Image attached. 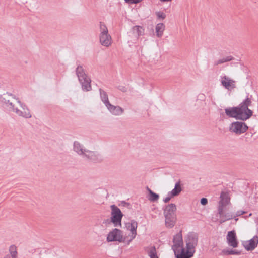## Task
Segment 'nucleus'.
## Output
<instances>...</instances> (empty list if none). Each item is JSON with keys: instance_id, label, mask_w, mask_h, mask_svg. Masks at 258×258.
Here are the masks:
<instances>
[{"instance_id": "31", "label": "nucleus", "mask_w": 258, "mask_h": 258, "mask_svg": "<svg viewBox=\"0 0 258 258\" xmlns=\"http://www.w3.org/2000/svg\"><path fill=\"white\" fill-rule=\"evenodd\" d=\"M156 14L159 18L164 19L165 18V14L162 12H157Z\"/></svg>"}, {"instance_id": "22", "label": "nucleus", "mask_w": 258, "mask_h": 258, "mask_svg": "<svg viewBox=\"0 0 258 258\" xmlns=\"http://www.w3.org/2000/svg\"><path fill=\"white\" fill-rule=\"evenodd\" d=\"M165 25L162 23H158L156 25L155 27V31L156 36L160 38L162 36L163 32L165 30Z\"/></svg>"}, {"instance_id": "14", "label": "nucleus", "mask_w": 258, "mask_h": 258, "mask_svg": "<svg viewBox=\"0 0 258 258\" xmlns=\"http://www.w3.org/2000/svg\"><path fill=\"white\" fill-rule=\"evenodd\" d=\"M224 209H218V215L220 217L219 222L220 223H223L229 220L235 218L233 214L230 213H225L224 212Z\"/></svg>"}, {"instance_id": "20", "label": "nucleus", "mask_w": 258, "mask_h": 258, "mask_svg": "<svg viewBox=\"0 0 258 258\" xmlns=\"http://www.w3.org/2000/svg\"><path fill=\"white\" fill-rule=\"evenodd\" d=\"M76 74L79 81H82L88 78L82 66H78L76 69Z\"/></svg>"}, {"instance_id": "28", "label": "nucleus", "mask_w": 258, "mask_h": 258, "mask_svg": "<svg viewBox=\"0 0 258 258\" xmlns=\"http://www.w3.org/2000/svg\"><path fill=\"white\" fill-rule=\"evenodd\" d=\"M147 190L149 192L148 199L152 202H156L158 200L159 196V195L154 193L149 187H147Z\"/></svg>"}, {"instance_id": "4", "label": "nucleus", "mask_w": 258, "mask_h": 258, "mask_svg": "<svg viewBox=\"0 0 258 258\" xmlns=\"http://www.w3.org/2000/svg\"><path fill=\"white\" fill-rule=\"evenodd\" d=\"M111 220L107 219L105 220L103 223L109 224L112 222L114 226H121V219L123 217V214L121 213L119 208H118L115 205L111 206Z\"/></svg>"}, {"instance_id": "1", "label": "nucleus", "mask_w": 258, "mask_h": 258, "mask_svg": "<svg viewBox=\"0 0 258 258\" xmlns=\"http://www.w3.org/2000/svg\"><path fill=\"white\" fill-rule=\"evenodd\" d=\"M0 102L5 108L20 117L30 118L32 116L27 106L12 94L7 93L0 95Z\"/></svg>"}, {"instance_id": "36", "label": "nucleus", "mask_w": 258, "mask_h": 258, "mask_svg": "<svg viewBox=\"0 0 258 258\" xmlns=\"http://www.w3.org/2000/svg\"><path fill=\"white\" fill-rule=\"evenodd\" d=\"M201 203L203 205H206L208 203V200L205 198H203L201 200Z\"/></svg>"}, {"instance_id": "15", "label": "nucleus", "mask_w": 258, "mask_h": 258, "mask_svg": "<svg viewBox=\"0 0 258 258\" xmlns=\"http://www.w3.org/2000/svg\"><path fill=\"white\" fill-rule=\"evenodd\" d=\"M73 150L77 154L82 156L83 158L85 155L86 152L87 151V149L85 148L84 146L81 144L78 141H75L73 144Z\"/></svg>"}, {"instance_id": "17", "label": "nucleus", "mask_w": 258, "mask_h": 258, "mask_svg": "<svg viewBox=\"0 0 258 258\" xmlns=\"http://www.w3.org/2000/svg\"><path fill=\"white\" fill-rule=\"evenodd\" d=\"M176 206L174 204H170L165 206L164 209V215L167 216H176L175 212Z\"/></svg>"}, {"instance_id": "39", "label": "nucleus", "mask_w": 258, "mask_h": 258, "mask_svg": "<svg viewBox=\"0 0 258 258\" xmlns=\"http://www.w3.org/2000/svg\"><path fill=\"white\" fill-rule=\"evenodd\" d=\"M4 258H11V256L10 255H7L5 256L4 257Z\"/></svg>"}, {"instance_id": "19", "label": "nucleus", "mask_w": 258, "mask_h": 258, "mask_svg": "<svg viewBox=\"0 0 258 258\" xmlns=\"http://www.w3.org/2000/svg\"><path fill=\"white\" fill-rule=\"evenodd\" d=\"M130 33L132 36L138 38L140 36L144 34V29L141 26L136 25L132 28Z\"/></svg>"}, {"instance_id": "18", "label": "nucleus", "mask_w": 258, "mask_h": 258, "mask_svg": "<svg viewBox=\"0 0 258 258\" xmlns=\"http://www.w3.org/2000/svg\"><path fill=\"white\" fill-rule=\"evenodd\" d=\"M174 245L172 246V249L177 250L178 248L182 247L183 246V240L181 232H179L176 234L173 238Z\"/></svg>"}, {"instance_id": "26", "label": "nucleus", "mask_w": 258, "mask_h": 258, "mask_svg": "<svg viewBox=\"0 0 258 258\" xmlns=\"http://www.w3.org/2000/svg\"><path fill=\"white\" fill-rule=\"evenodd\" d=\"M234 59V58L232 56H227L223 57L220 59H219L215 61V65H219L222 63L230 61Z\"/></svg>"}, {"instance_id": "38", "label": "nucleus", "mask_w": 258, "mask_h": 258, "mask_svg": "<svg viewBox=\"0 0 258 258\" xmlns=\"http://www.w3.org/2000/svg\"><path fill=\"white\" fill-rule=\"evenodd\" d=\"M162 2H170L172 0H160Z\"/></svg>"}, {"instance_id": "8", "label": "nucleus", "mask_w": 258, "mask_h": 258, "mask_svg": "<svg viewBox=\"0 0 258 258\" xmlns=\"http://www.w3.org/2000/svg\"><path fill=\"white\" fill-rule=\"evenodd\" d=\"M220 82L221 85L228 90L231 91L236 88V81L226 75L221 77Z\"/></svg>"}, {"instance_id": "35", "label": "nucleus", "mask_w": 258, "mask_h": 258, "mask_svg": "<svg viewBox=\"0 0 258 258\" xmlns=\"http://www.w3.org/2000/svg\"><path fill=\"white\" fill-rule=\"evenodd\" d=\"M240 251L237 250H231V255H239Z\"/></svg>"}, {"instance_id": "33", "label": "nucleus", "mask_w": 258, "mask_h": 258, "mask_svg": "<svg viewBox=\"0 0 258 258\" xmlns=\"http://www.w3.org/2000/svg\"><path fill=\"white\" fill-rule=\"evenodd\" d=\"M172 197H173L171 196V194H170V193L168 192L167 196L165 198L163 199V201L165 203H167L171 200Z\"/></svg>"}, {"instance_id": "7", "label": "nucleus", "mask_w": 258, "mask_h": 258, "mask_svg": "<svg viewBox=\"0 0 258 258\" xmlns=\"http://www.w3.org/2000/svg\"><path fill=\"white\" fill-rule=\"evenodd\" d=\"M138 225V222L135 220H131L125 224V228L130 232L128 235L130 241L133 240L137 234V229Z\"/></svg>"}, {"instance_id": "25", "label": "nucleus", "mask_w": 258, "mask_h": 258, "mask_svg": "<svg viewBox=\"0 0 258 258\" xmlns=\"http://www.w3.org/2000/svg\"><path fill=\"white\" fill-rule=\"evenodd\" d=\"M80 82L82 84V87L83 90L88 91L91 89V86L90 85V80L89 78H87L86 79H84V80L82 81H80Z\"/></svg>"}, {"instance_id": "37", "label": "nucleus", "mask_w": 258, "mask_h": 258, "mask_svg": "<svg viewBox=\"0 0 258 258\" xmlns=\"http://www.w3.org/2000/svg\"><path fill=\"white\" fill-rule=\"evenodd\" d=\"M222 253L225 255H231V250L224 249L222 250Z\"/></svg>"}, {"instance_id": "5", "label": "nucleus", "mask_w": 258, "mask_h": 258, "mask_svg": "<svg viewBox=\"0 0 258 258\" xmlns=\"http://www.w3.org/2000/svg\"><path fill=\"white\" fill-rule=\"evenodd\" d=\"M198 236L195 233H189L185 240L186 251L194 255L195 253V248L198 244Z\"/></svg>"}, {"instance_id": "9", "label": "nucleus", "mask_w": 258, "mask_h": 258, "mask_svg": "<svg viewBox=\"0 0 258 258\" xmlns=\"http://www.w3.org/2000/svg\"><path fill=\"white\" fill-rule=\"evenodd\" d=\"M122 238L121 231L117 229H114L108 233L107 237V241L108 242L121 241Z\"/></svg>"}, {"instance_id": "32", "label": "nucleus", "mask_w": 258, "mask_h": 258, "mask_svg": "<svg viewBox=\"0 0 258 258\" xmlns=\"http://www.w3.org/2000/svg\"><path fill=\"white\" fill-rule=\"evenodd\" d=\"M246 213V212L242 210H239L236 212V213L235 214H233V215L235 216V218L236 217H238L241 216L242 214H244Z\"/></svg>"}, {"instance_id": "30", "label": "nucleus", "mask_w": 258, "mask_h": 258, "mask_svg": "<svg viewBox=\"0 0 258 258\" xmlns=\"http://www.w3.org/2000/svg\"><path fill=\"white\" fill-rule=\"evenodd\" d=\"M149 255L150 258H158L156 254L155 247H153L150 249L149 252Z\"/></svg>"}, {"instance_id": "6", "label": "nucleus", "mask_w": 258, "mask_h": 258, "mask_svg": "<svg viewBox=\"0 0 258 258\" xmlns=\"http://www.w3.org/2000/svg\"><path fill=\"white\" fill-rule=\"evenodd\" d=\"M248 128L246 124L243 122L234 121L231 123L229 127L230 132L236 135H240L245 133Z\"/></svg>"}, {"instance_id": "2", "label": "nucleus", "mask_w": 258, "mask_h": 258, "mask_svg": "<svg viewBox=\"0 0 258 258\" xmlns=\"http://www.w3.org/2000/svg\"><path fill=\"white\" fill-rule=\"evenodd\" d=\"M251 103V99L247 97L238 106L225 108V114L229 117L242 121L246 120L253 114L252 111L248 108Z\"/></svg>"}, {"instance_id": "10", "label": "nucleus", "mask_w": 258, "mask_h": 258, "mask_svg": "<svg viewBox=\"0 0 258 258\" xmlns=\"http://www.w3.org/2000/svg\"><path fill=\"white\" fill-rule=\"evenodd\" d=\"M83 158L94 162H99L102 160V157L100 154L96 152L88 150H87Z\"/></svg>"}, {"instance_id": "11", "label": "nucleus", "mask_w": 258, "mask_h": 258, "mask_svg": "<svg viewBox=\"0 0 258 258\" xmlns=\"http://www.w3.org/2000/svg\"><path fill=\"white\" fill-rule=\"evenodd\" d=\"M227 242L229 246L233 248L238 246V242L234 230L229 231L226 236Z\"/></svg>"}, {"instance_id": "29", "label": "nucleus", "mask_w": 258, "mask_h": 258, "mask_svg": "<svg viewBox=\"0 0 258 258\" xmlns=\"http://www.w3.org/2000/svg\"><path fill=\"white\" fill-rule=\"evenodd\" d=\"M9 252L12 258L18 257L17 247L15 245H12L9 247Z\"/></svg>"}, {"instance_id": "27", "label": "nucleus", "mask_w": 258, "mask_h": 258, "mask_svg": "<svg viewBox=\"0 0 258 258\" xmlns=\"http://www.w3.org/2000/svg\"><path fill=\"white\" fill-rule=\"evenodd\" d=\"M99 91L101 99L106 106L108 104L110 103L108 100V95L105 91L101 89H99Z\"/></svg>"}, {"instance_id": "21", "label": "nucleus", "mask_w": 258, "mask_h": 258, "mask_svg": "<svg viewBox=\"0 0 258 258\" xmlns=\"http://www.w3.org/2000/svg\"><path fill=\"white\" fill-rule=\"evenodd\" d=\"M165 218V225L168 228L173 227L175 223L176 216H164Z\"/></svg>"}, {"instance_id": "40", "label": "nucleus", "mask_w": 258, "mask_h": 258, "mask_svg": "<svg viewBox=\"0 0 258 258\" xmlns=\"http://www.w3.org/2000/svg\"><path fill=\"white\" fill-rule=\"evenodd\" d=\"M251 215H252V214H251V213H250V214H249V216H251Z\"/></svg>"}, {"instance_id": "12", "label": "nucleus", "mask_w": 258, "mask_h": 258, "mask_svg": "<svg viewBox=\"0 0 258 258\" xmlns=\"http://www.w3.org/2000/svg\"><path fill=\"white\" fill-rule=\"evenodd\" d=\"M106 107L109 112L114 116H120L123 113L124 111L123 109L119 106H114L112 105L110 103L108 104Z\"/></svg>"}, {"instance_id": "24", "label": "nucleus", "mask_w": 258, "mask_h": 258, "mask_svg": "<svg viewBox=\"0 0 258 258\" xmlns=\"http://www.w3.org/2000/svg\"><path fill=\"white\" fill-rule=\"evenodd\" d=\"M182 189L181 187L180 183L179 181L175 183L174 188L170 191L169 192L171 196L175 197L178 196L181 191Z\"/></svg>"}, {"instance_id": "16", "label": "nucleus", "mask_w": 258, "mask_h": 258, "mask_svg": "<svg viewBox=\"0 0 258 258\" xmlns=\"http://www.w3.org/2000/svg\"><path fill=\"white\" fill-rule=\"evenodd\" d=\"M258 244V237L254 236L250 240L244 242L243 245L245 248L247 250H253L254 249Z\"/></svg>"}, {"instance_id": "3", "label": "nucleus", "mask_w": 258, "mask_h": 258, "mask_svg": "<svg viewBox=\"0 0 258 258\" xmlns=\"http://www.w3.org/2000/svg\"><path fill=\"white\" fill-rule=\"evenodd\" d=\"M99 42L105 47H108L112 44V38L108 33V30L106 25L100 22L99 25Z\"/></svg>"}, {"instance_id": "13", "label": "nucleus", "mask_w": 258, "mask_h": 258, "mask_svg": "<svg viewBox=\"0 0 258 258\" xmlns=\"http://www.w3.org/2000/svg\"><path fill=\"white\" fill-rule=\"evenodd\" d=\"M230 203V198L228 194L222 191L220 195V200L219 202L218 209H224L226 206Z\"/></svg>"}, {"instance_id": "23", "label": "nucleus", "mask_w": 258, "mask_h": 258, "mask_svg": "<svg viewBox=\"0 0 258 258\" xmlns=\"http://www.w3.org/2000/svg\"><path fill=\"white\" fill-rule=\"evenodd\" d=\"M176 251L177 250L174 249V254L176 258H190L193 256L192 255L185 251L183 248H181V253L179 254H177Z\"/></svg>"}, {"instance_id": "34", "label": "nucleus", "mask_w": 258, "mask_h": 258, "mask_svg": "<svg viewBox=\"0 0 258 258\" xmlns=\"http://www.w3.org/2000/svg\"><path fill=\"white\" fill-rule=\"evenodd\" d=\"M125 2L129 4H137L140 2L142 0H124Z\"/></svg>"}]
</instances>
